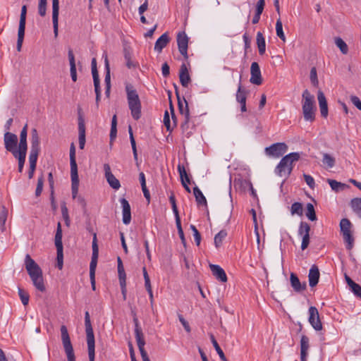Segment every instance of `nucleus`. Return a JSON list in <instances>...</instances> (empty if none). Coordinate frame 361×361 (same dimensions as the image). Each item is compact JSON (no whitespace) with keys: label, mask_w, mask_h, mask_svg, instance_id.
<instances>
[{"label":"nucleus","mask_w":361,"mask_h":361,"mask_svg":"<svg viewBox=\"0 0 361 361\" xmlns=\"http://www.w3.org/2000/svg\"><path fill=\"white\" fill-rule=\"evenodd\" d=\"M209 337H210L211 342L212 343V345H213L214 348H215L216 353L219 355V357L221 358V360L223 361H228L223 350H221L219 345L218 344L214 336L212 334H211L209 335Z\"/></svg>","instance_id":"72a5a7b5"},{"label":"nucleus","mask_w":361,"mask_h":361,"mask_svg":"<svg viewBox=\"0 0 361 361\" xmlns=\"http://www.w3.org/2000/svg\"><path fill=\"white\" fill-rule=\"evenodd\" d=\"M137 344L139 350L140 352V355H141L142 361H150V360L148 357V355L144 348L145 345V342H143L141 343H137Z\"/></svg>","instance_id":"bf43d9fd"},{"label":"nucleus","mask_w":361,"mask_h":361,"mask_svg":"<svg viewBox=\"0 0 361 361\" xmlns=\"http://www.w3.org/2000/svg\"><path fill=\"white\" fill-rule=\"evenodd\" d=\"M99 256V248L97 241V235L94 233L92 240V255L90 264V279L91 282L92 288L95 290V270L97 264V259Z\"/></svg>","instance_id":"0eeeda50"},{"label":"nucleus","mask_w":361,"mask_h":361,"mask_svg":"<svg viewBox=\"0 0 361 361\" xmlns=\"http://www.w3.org/2000/svg\"><path fill=\"white\" fill-rule=\"evenodd\" d=\"M25 35V29H18L16 49L20 51Z\"/></svg>","instance_id":"13d9d810"},{"label":"nucleus","mask_w":361,"mask_h":361,"mask_svg":"<svg viewBox=\"0 0 361 361\" xmlns=\"http://www.w3.org/2000/svg\"><path fill=\"white\" fill-rule=\"evenodd\" d=\"M71 190H72V196L73 198L75 199L77 197V195L78 192L79 188V178L78 171H71Z\"/></svg>","instance_id":"a878e982"},{"label":"nucleus","mask_w":361,"mask_h":361,"mask_svg":"<svg viewBox=\"0 0 361 361\" xmlns=\"http://www.w3.org/2000/svg\"><path fill=\"white\" fill-rule=\"evenodd\" d=\"M290 281L291 286L295 292H301L305 290L307 288L305 282L301 283L297 275L294 273H291L290 275Z\"/></svg>","instance_id":"b1692460"},{"label":"nucleus","mask_w":361,"mask_h":361,"mask_svg":"<svg viewBox=\"0 0 361 361\" xmlns=\"http://www.w3.org/2000/svg\"><path fill=\"white\" fill-rule=\"evenodd\" d=\"M133 322L135 324V336L137 343L145 342L143 333L142 331L141 327L139 325L138 319L136 317L133 318Z\"/></svg>","instance_id":"c85d7f7f"},{"label":"nucleus","mask_w":361,"mask_h":361,"mask_svg":"<svg viewBox=\"0 0 361 361\" xmlns=\"http://www.w3.org/2000/svg\"><path fill=\"white\" fill-rule=\"evenodd\" d=\"M350 290L357 297L361 298V286L356 283L355 286H353L350 288Z\"/></svg>","instance_id":"774afa93"},{"label":"nucleus","mask_w":361,"mask_h":361,"mask_svg":"<svg viewBox=\"0 0 361 361\" xmlns=\"http://www.w3.org/2000/svg\"><path fill=\"white\" fill-rule=\"evenodd\" d=\"M18 295L23 305H27L30 298L28 293L22 288H18Z\"/></svg>","instance_id":"4d7b16f0"},{"label":"nucleus","mask_w":361,"mask_h":361,"mask_svg":"<svg viewBox=\"0 0 361 361\" xmlns=\"http://www.w3.org/2000/svg\"><path fill=\"white\" fill-rule=\"evenodd\" d=\"M43 185H44V177L42 175L40 177L38 178V180H37V188L35 190V195L37 197H38L41 195L42 190H43Z\"/></svg>","instance_id":"680f3d73"},{"label":"nucleus","mask_w":361,"mask_h":361,"mask_svg":"<svg viewBox=\"0 0 361 361\" xmlns=\"http://www.w3.org/2000/svg\"><path fill=\"white\" fill-rule=\"evenodd\" d=\"M104 170L105 172V177L110 186L115 190L119 189L121 187L120 182L111 173L110 166L108 164H104Z\"/></svg>","instance_id":"2eb2a0df"},{"label":"nucleus","mask_w":361,"mask_h":361,"mask_svg":"<svg viewBox=\"0 0 361 361\" xmlns=\"http://www.w3.org/2000/svg\"><path fill=\"white\" fill-rule=\"evenodd\" d=\"M310 78L312 84L314 87H317L319 85V81H318L317 73V70H316L315 67H313L311 68Z\"/></svg>","instance_id":"052dcab7"},{"label":"nucleus","mask_w":361,"mask_h":361,"mask_svg":"<svg viewBox=\"0 0 361 361\" xmlns=\"http://www.w3.org/2000/svg\"><path fill=\"white\" fill-rule=\"evenodd\" d=\"M117 262H118V278L119 281L126 280V275L124 270V267L123 265L122 260L120 257H117Z\"/></svg>","instance_id":"3c124183"},{"label":"nucleus","mask_w":361,"mask_h":361,"mask_svg":"<svg viewBox=\"0 0 361 361\" xmlns=\"http://www.w3.org/2000/svg\"><path fill=\"white\" fill-rule=\"evenodd\" d=\"M169 201L171 204L172 209L174 213L175 217H177V216H179V214L176 206V198L173 193H171V195H170Z\"/></svg>","instance_id":"69168bd1"},{"label":"nucleus","mask_w":361,"mask_h":361,"mask_svg":"<svg viewBox=\"0 0 361 361\" xmlns=\"http://www.w3.org/2000/svg\"><path fill=\"white\" fill-rule=\"evenodd\" d=\"M179 79L183 87H187L191 81L188 68L185 63L180 66L179 71Z\"/></svg>","instance_id":"5701e85b"},{"label":"nucleus","mask_w":361,"mask_h":361,"mask_svg":"<svg viewBox=\"0 0 361 361\" xmlns=\"http://www.w3.org/2000/svg\"><path fill=\"white\" fill-rule=\"evenodd\" d=\"M5 148L7 151L11 152L16 149L18 143V137L16 134L6 132L4 136Z\"/></svg>","instance_id":"4468645a"},{"label":"nucleus","mask_w":361,"mask_h":361,"mask_svg":"<svg viewBox=\"0 0 361 361\" xmlns=\"http://www.w3.org/2000/svg\"><path fill=\"white\" fill-rule=\"evenodd\" d=\"M288 150V146L284 142H277L266 147V154L269 156L279 158L285 154Z\"/></svg>","instance_id":"1a4fd4ad"},{"label":"nucleus","mask_w":361,"mask_h":361,"mask_svg":"<svg viewBox=\"0 0 361 361\" xmlns=\"http://www.w3.org/2000/svg\"><path fill=\"white\" fill-rule=\"evenodd\" d=\"M176 224L178 233L179 237L181 240V242L183 244V245H185L186 240H185V238L184 236V233H183V228L181 226L180 219L179 216H177V217H176Z\"/></svg>","instance_id":"603ef678"},{"label":"nucleus","mask_w":361,"mask_h":361,"mask_svg":"<svg viewBox=\"0 0 361 361\" xmlns=\"http://www.w3.org/2000/svg\"><path fill=\"white\" fill-rule=\"evenodd\" d=\"M327 182L329 183L331 189L336 192L343 190L348 187L346 184L338 182L336 180L328 179Z\"/></svg>","instance_id":"e433bc0d"},{"label":"nucleus","mask_w":361,"mask_h":361,"mask_svg":"<svg viewBox=\"0 0 361 361\" xmlns=\"http://www.w3.org/2000/svg\"><path fill=\"white\" fill-rule=\"evenodd\" d=\"M169 40L168 33H164L155 42L154 50L159 53L161 52L162 49L166 47L169 42Z\"/></svg>","instance_id":"393cba45"},{"label":"nucleus","mask_w":361,"mask_h":361,"mask_svg":"<svg viewBox=\"0 0 361 361\" xmlns=\"http://www.w3.org/2000/svg\"><path fill=\"white\" fill-rule=\"evenodd\" d=\"M353 225L349 219L344 218L340 221V229L347 250H350L354 246V238L351 228Z\"/></svg>","instance_id":"423d86ee"},{"label":"nucleus","mask_w":361,"mask_h":361,"mask_svg":"<svg viewBox=\"0 0 361 361\" xmlns=\"http://www.w3.org/2000/svg\"><path fill=\"white\" fill-rule=\"evenodd\" d=\"M177 44L178 50L180 54L187 59L188 55V37L185 32H180L177 35Z\"/></svg>","instance_id":"f8f14e48"},{"label":"nucleus","mask_w":361,"mask_h":361,"mask_svg":"<svg viewBox=\"0 0 361 361\" xmlns=\"http://www.w3.org/2000/svg\"><path fill=\"white\" fill-rule=\"evenodd\" d=\"M193 194L198 204L207 205V200L198 187L193 188Z\"/></svg>","instance_id":"f704fd0d"},{"label":"nucleus","mask_w":361,"mask_h":361,"mask_svg":"<svg viewBox=\"0 0 361 361\" xmlns=\"http://www.w3.org/2000/svg\"><path fill=\"white\" fill-rule=\"evenodd\" d=\"M176 96L178 99V110L182 116H183V121L182 122L181 126L184 129L185 126H186L190 120V112L189 108L188 105V102L185 98L181 100L178 92L176 91Z\"/></svg>","instance_id":"9d476101"},{"label":"nucleus","mask_w":361,"mask_h":361,"mask_svg":"<svg viewBox=\"0 0 361 361\" xmlns=\"http://www.w3.org/2000/svg\"><path fill=\"white\" fill-rule=\"evenodd\" d=\"M190 228L193 232V236H194L196 245L197 246H199L200 244V241H201V235L194 225H190Z\"/></svg>","instance_id":"e2e57ef3"},{"label":"nucleus","mask_w":361,"mask_h":361,"mask_svg":"<svg viewBox=\"0 0 361 361\" xmlns=\"http://www.w3.org/2000/svg\"><path fill=\"white\" fill-rule=\"evenodd\" d=\"M39 151L30 149L29 154V162L30 166H32V168L35 166H37V161Z\"/></svg>","instance_id":"5fc2aeb1"},{"label":"nucleus","mask_w":361,"mask_h":361,"mask_svg":"<svg viewBox=\"0 0 361 361\" xmlns=\"http://www.w3.org/2000/svg\"><path fill=\"white\" fill-rule=\"evenodd\" d=\"M34 150L40 151L39 147V137L36 129H33L32 130V137H31V149Z\"/></svg>","instance_id":"2f4dec72"},{"label":"nucleus","mask_w":361,"mask_h":361,"mask_svg":"<svg viewBox=\"0 0 361 361\" xmlns=\"http://www.w3.org/2000/svg\"><path fill=\"white\" fill-rule=\"evenodd\" d=\"M250 79L252 84L259 85L262 83V78L259 66L257 62H252L250 67Z\"/></svg>","instance_id":"ddd939ff"},{"label":"nucleus","mask_w":361,"mask_h":361,"mask_svg":"<svg viewBox=\"0 0 361 361\" xmlns=\"http://www.w3.org/2000/svg\"><path fill=\"white\" fill-rule=\"evenodd\" d=\"M120 202L122 207L123 222L124 224L128 225L131 221L130 206L125 198H121Z\"/></svg>","instance_id":"a211bd4d"},{"label":"nucleus","mask_w":361,"mask_h":361,"mask_svg":"<svg viewBox=\"0 0 361 361\" xmlns=\"http://www.w3.org/2000/svg\"><path fill=\"white\" fill-rule=\"evenodd\" d=\"M298 152H292L283 157L275 169V173L281 177H288L292 172L293 163L300 159Z\"/></svg>","instance_id":"20e7f679"},{"label":"nucleus","mask_w":361,"mask_h":361,"mask_svg":"<svg viewBox=\"0 0 361 361\" xmlns=\"http://www.w3.org/2000/svg\"><path fill=\"white\" fill-rule=\"evenodd\" d=\"M27 149V147L18 145V149H16L11 153L18 161L25 160Z\"/></svg>","instance_id":"7c9ffc66"},{"label":"nucleus","mask_w":361,"mask_h":361,"mask_svg":"<svg viewBox=\"0 0 361 361\" xmlns=\"http://www.w3.org/2000/svg\"><path fill=\"white\" fill-rule=\"evenodd\" d=\"M25 267L35 287L41 292L45 291L42 269L29 254L25 255Z\"/></svg>","instance_id":"f257e3e1"},{"label":"nucleus","mask_w":361,"mask_h":361,"mask_svg":"<svg viewBox=\"0 0 361 361\" xmlns=\"http://www.w3.org/2000/svg\"><path fill=\"white\" fill-rule=\"evenodd\" d=\"M78 141L80 149H83L86 142L85 125V121L81 115L78 116Z\"/></svg>","instance_id":"f3484780"},{"label":"nucleus","mask_w":361,"mask_h":361,"mask_svg":"<svg viewBox=\"0 0 361 361\" xmlns=\"http://www.w3.org/2000/svg\"><path fill=\"white\" fill-rule=\"evenodd\" d=\"M335 44L339 48V49L343 54H348V45L341 37L335 38Z\"/></svg>","instance_id":"a18cd8bd"},{"label":"nucleus","mask_w":361,"mask_h":361,"mask_svg":"<svg viewBox=\"0 0 361 361\" xmlns=\"http://www.w3.org/2000/svg\"><path fill=\"white\" fill-rule=\"evenodd\" d=\"M178 171L180 175L181 183H190L188 175L186 173L184 166L181 164L178 165Z\"/></svg>","instance_id":"a19ab883"},{"label":"nucleus","mask_w":361,"mask_h":361,"mask_svg":"<svg viewBox=\"0 0 361 361\" xmlns=\"http://www.w3.org/2000/svg\"><path fill=\"white\" fill-rule=\"evenodd\" d=\"M306 216L310 221H314L317 220V216H316L315 210H314L313 204H311V203H308L307 204Z\"/></svg>","instance_id":"de8ad7c7"},{"label":"nucleus","mask_w":361,"mask_h":361,"mask_svg":"<svg viewBox=\"0 0 361 361\" xmlns=\"http://www.w3.org/2000/svg\"><path fill=\"white\" fill-rule=\"evenodd\" d=\"M227 235V233L224 230L220 231L214 237V245L216 248L221 247L223 240Z\"/></svg>","instance_id":"58836bf2"},{"label":"nucleus","mask_w":361,"mask_h":361,"mask_svg":"<svg viewBox=\"0 0 361 361\" xmlns=\"http://www.w3.org/2000/svg\"><path fill=\"white\" fill-rule=\"evenodd\" d=\"M85 333L87 337V344L88 350V356L90 361H94L95 356V341L93 329L91 324L90 317L89 312L87 311L85 314Z\"/></svg>","instance_id":"39448f33"},{"label":"nucleus","mask_w":361,"mask_h":361,"mask_svg":"<svg viewBox=\"0 0 361 361\" xmlns=\"http://www.w3.org/2000/svg\"><path fill=\"white\" fill-rule=\"evenodd\" d=\"M302 109L306 121H314L317 111L314 97L308 90H305L302 94Z\"/></svg>","instance_id":"7ed1b4c3"},{"label":"nucleus","mask_w":361,"mask_h":361,"mask_svg":"<svg viewBox=\"0 0 361 361\" xmlns=\"http://www.w3.org/2000/svg\"><path fill=\"white\" fill-rule=\"evenodd\" d=\"M8 216V210L5 207H2L1 212L0 213V226L1 231L4 232L6 230L5 224Z\"/></svg>","instance_id":"c03bdc74"},{"label":"nucleus","mask_w":361,"mask_h":361,"mask_svg":"<svg viewBox=\"0 0 361 361\" xmlns=\"http://www.w3.org/2000/svg\"><path fill=\"white\" fill-rule=\"evenodd\" d=\"M68 55L70 63L71 76L73 81L75 82L77 80L76 66L75 61V56L71 49H69Z\"/></svg>","instance_id":"bb28decb"},{"label":"nucleus","mask_w":361,"mask_h":361,"mask_svg":"<svg viewBox=\"0 0 361 361\" xmlns=\"http://www.w3.org/2000/svg\"><path fill=\"white\" fill-rule=\"evenodd\" d=\"M256 43L259 50V55H264L266 51V42L262 33L260 32H258L257 33Z\"/></svg>","instance_id":"cd10ccee"},{"label":"nucleus","mask_w":361,"mask_h":361,"mask_svg":"<svg viewBox=\"0 0 361 361\" xmlns=\"http://www.w3.org/2000/svg\"><path fill=\"white\" fill-rule=\"evenodd\" d=\"M276 35L283 42L286 41V37L283 31V24L280 18L276 20Z\"/></svg>","instance_id":"8fccbe9b"},{"label":"nucleus","mask_w":361,"mask_h":361,"mask_svg":"<svg viewBox=\"0 0 361 361\" xmlns=\"http://www.w3.org/2000/svg\"><path fill=\"white\" fill-rule=\"evenodd\" d=\"M59 0H52V22L54 37H57L59 30Z\"/></svg>","instance_id":"dca6fc26"},{"label":"nucleus","mask_w":361,"mask_h":361,"mask_svg":"<svg viewBox=\"0 0 361 361\" xmlns=\"http://www.w3.org/2000/svg\"><path fill=\"white\" fill-rule=\"evenodd\" d=\"M27 124H25L20 132L19 146L27 147Z\"/></svg>","instance_id":"864d4df0"},{"label":"nucleus","mask_w":361,"mask_h":361,"mask_svg":"<svg viewBox=\"0 0 361 361\" xmlns=\"http://www.w3.org/2000/svg\"><path fill=\"white\" fill-rule=\"evenodd\" d=\"M317 99L320 109L321 116L324 118H326L328 116V104L326 97L323 92L319 91L317 93Z\"/></svg>","instance_id":"4be33fe9"},{"label":"nucleus","mask_w":361,"mask_h":361,"mask_svg":"<svg viewBox=\"0 0 361 361\" xmlns=\"http://www.w3.org/2000/svg\"><path fill=\"white\" fill-rule=\"evenodd\" d=\"M322 163L324 166H326L328 168H333L335 165L336 160L335 158L333 157L329 154L324 153Z\"/></svg>","instance_id":"4c0bfd02"},{"label":"nucleus","mask_w":361,"mask_h":361,"mask_svg":"<svg viewBox=\"0 0 361 361\" xmlns=\"http://www.w3.org/2000/svg\"><path fill=\"white\" fill-rule=\"evenodd\" d=\"M104 65H105V70H106V74H105V78H104L105 86L111 87L110 67H109L108 57L106 55L105 56V58H104Z\"/></svg>","instance_id":"ea45409f"},{"label":"nucleus","mask_w":361,"mask_h":361,"mask_svg":"<svg viewBox=\"0 0 361 361\" xmlns=\"http://www.w3.org/2000/svg\"><path fill=\"white\" fill-rule=\"evenodd\" d=\"M350 207L357 216L361 218V198H353L350 201Z\"/></svg>","instance_id":"473e14b6"},{"label":"nucleus","mask_w":361,"mask_h":361,"mask_svg":"<svg viewBox=\"0 0 361 361\" xmlns=\"http://www.w3.org/2000/svg\"><path fill=\"white\" fill-rule=\"evenodd\" d=\"M128 133H129V137H130V141L132 146L133 157L135 160H137V148H136V143L135 140L133 136V130L130 126L128 127Z\"/></svg>","instance_id":"37998d69"},{"label":"nucleus","mask_w":361,"mask_h":361,"mask_svg":"<svg viewBox=\"0 0 361 361\" xmlns=\"http://www.w3.org/2000/svg\"><path fill=\"white\" fill-rule=\"evenodd\" d=\"M309 318L308 321L312 328L316 331H321L322 329V324L319 318V314L317 309L315 307L311 306L309 308Z\"/></svg>","instance_id":"9b49d317"},{"label":"nucleus","mask_w":361,"mask_h":361,"mask_svg":"<svg viewBox=\"0 0 361 361\" xmlns=\"http://www.w3.org/2000/svg\"><path fill=\"white\" fill-rule=\"evenodd\" d=\"M127 100L131 116L135 120H138L141 117V102L139 95L133 86L130 84L126 85Z\"/></svg>","instance_id":"f03ea898"},{"label":"nucleus","mask_w":361,"mask_h":361,"mask_svg":"<svg viewBox=\"0 0 361 361\" xmlns=\"http://www.w3.org/2000/svg\"><path fill=\"white\" fill-rule=\"evenodd\" d=\"M310 225L306 222L301 221L298 229V235L303 236L305 234H310Z\"/></svg>","instance_id":"6e6d98bb"},{"label":"nucleus","mask_w":361,"mask_h":361,"mask_svg":"<svg viewBox=\"0 0 361 361\" xmlns=\"http://www.w3.org/2000/svg\"><path fill=\"white\" fill-rule=\"evenodd\" d=\"M27 6L23 5L21 8L18 29L25 30Z\"/></svg>","instance_id":"79ce46f5"},{"label":"nucleus","mask_w":361,"mask_h":361,"mask_svg":"<svg viewBox=\"0 0 361 361\" xmlns=\"http://www.w3.org/2000/svg\"><path fill=\"white\" fill-rule=\"evenodd\" d=\"M55 245L56 250L63 249L62 244V230L61 225L60 223L58 224L57 230L55 235Z\"/></svg>","instance_id":"c9c22d12"},{"label":"nucleus","mask_w":361,"mask_h":361,"mask_svg":"<svg viewBox=\"0 0 361 361\" xmlns=\"http://www.w3.org/2000/svg\"><path fill=\"white\" fill-rule=\"evenodd\" d=\"M319 276L320 274L318 267L313 264L311 267L308 274L309 285L310 287H314L318 283Z\"/></svg>","instance_id":"412c9836"},{"label":"nucleus","mask_w":361,"mask_h":361,"mask_svg":"<svg viewBox=\"0 0 361 361\" xmlns=\"http://www.w3.org/2000/svg\"><path fill=\"white\" fill-rule=\"evenodd\" d=\"M302 204L300 202H294L291 205L290 213L292 215L298 214V216H302Z\"/></svg>","instance_id":"09e8293b"},{"label":"nucleus","mask_w":361,"mask_h":361,"mask_svg":"<svg viewBox=\"0 0 361 361\" xmlns=\"http://www.w3.org/2000/svg\"><path fill=\"white\" fill-rule=\"evenodd\" d=\"M56 259H57V267L59 269H62L63 268V249L56 250Z\"/></svg>","instance_id":"0e129e2a"},{"label":"nucleus","mask_w":361,"mask_h":361,"mask_svg":"<svg viewBox=\"0 0 361 361\" xmlns=\"http://www.w3.org/2000/svg\"><path fill=\"white\" fill-rule=\"evenodd\" d=\"M70 164L71 171H78V166L75 160V147L73 142L70 147Z\"/></svg>","instance_id":"c756f323"},{"label":"nucleus","mask_w":361,"mask_h":361,"mask_svg":"<svg viewBox=\"0 0 361 361\" xmlns=\"http://www.w3.org/2000/svg\"><path fill=\"white\" fill-rule=\"evenodd\" d=\"M164 126H166V130L168 131H171L173 130V126H171V125L169 114L167 111H166L164 113Z\"/></svg>","instance_id":"338daca9"},{"label":"nucleus","mask_w":361,"mask_h":361,"mask_svg":"<svg viewBox=\"0 0 361 361\" xmlns=\"http://www.w3.org/2000/svg\"><path fill=\"white\" fill-rule=\"evenodd\" d=\"M209 268L212 274L216 277L217 280L223 283L227 281L228 279L226 272L220 266L210 264Z\"/></svg>","instance_id":"6ab92c4d"},{"label":"nucleus","mask_w":361,"mask_h":361,"mask_svg":"<svg viewBox=\"0 0 361 361\" xmlns=\"http://www.w3.org/2000/svg\"><path fill=\"white\" fill-rule=\"evenodd\" d=\"M60 331L61 334L62 343L67 355L68 361H75L73 348L67 327L65 325H62L61 326Z\"/></svg>","instance_id":"6e6552de"},{"label":"nucleus","mask_w":361,"mask_h":361,"mask_svg":"<svg viewBox=\"0 0 361 361\" xmlns=\"http://www.w3.org/2000/svg\"><path fill=\"white\" fill-rule=\"evenodd\" d=\"M310 348V340L309 338L302 335L300 338V360L307 361V357L308 355V350Z\"/></svg>","instance_id":"aec40b11"},{"label":"nucleus","mask_w":361,"mask_h":361,"mask_svg":"<svg viewBox=\"0 0 361 361\" xmlns=\"http://www.w3.org/2000/svg\"><path fill=\"white\" fill-rule=\"evenodd\" d=\"M236 99L239 103H243L246 102V92L242 87L240 83L238 85V91L236 93Z\"/></svg>","instance_id":"49530a36"}]
</instances>
